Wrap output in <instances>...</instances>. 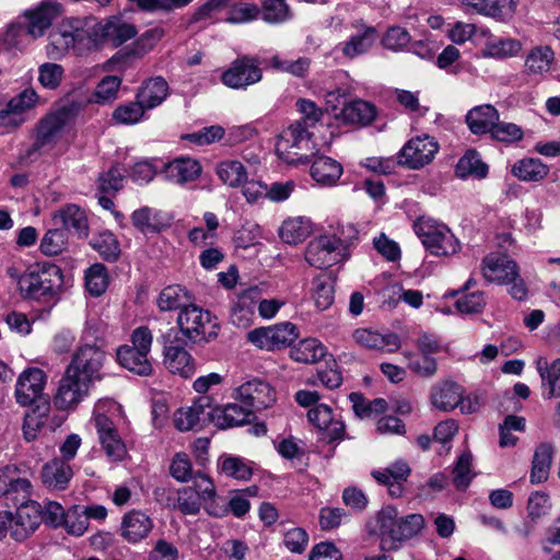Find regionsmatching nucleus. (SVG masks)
<instances>
[{
    "instance_id": "nucleus-1",
    "label": "nucleus",
    "mask_w": 560,
    "mask_h": 560,
    "mask_svg": "<svg viewBox=\"0 0 560 560\" xmlns=\"http://www.w3.org/2000/svg\"><path fill=\"white\" fill-rule=\"evenodd\" d=\"M63 283L61 269L51 262H36L25 270L21 280V296L26 300L47 301L55 298Z\"/></svg>"
},
{
    "instance_id": "nucleus-2",
    "label": "nucleus",
    "mask_w": 560,
    "mask_h": 560,
    "mask_svg": "<svg viewBox=\"0 0 560 560\" xmlns=\"http://www.w3.org/2000/svg\"><path fill=\"white\" fill-rule=\"evenodd\" d=\"M131 345H124L117 349V361L126 370L140 375L149 376L153 372L149 359L153 336L145 326L136 328L130 338Z\"/></svg>"
},
{
    "instance_id": "nucleus-3",
    "label": "nucleus",
    "mask_w": 560,
    "mask_h": 560,
    "mask_svg": "<svg viewBox=\"0 0 560 560\" xmlns=\"http://www.w3.org/2000/svg\"><path fill=\"white\" fill-rule=\"evenodd\" d=\"M480 268L487 282L511 284L509 292L514 299L521 301L526 298L527 289L513 259L501 254H490L482 259Z\"/></svg>"
},
{
    "instance_id": "nucleus-4",
    "label": "nucleus",
    "mask_w": 560,
    "mask_h": 560,
    "mask_svg": "<svg viewBox=\"0 0 560 560\" xmlns=\"http://www.w3.org/2000/svg\"><path fill=\"white\" fill-rule=\"evenodd\" d=\"M179 331L192 342H209L218 337L219 324L217 318L197 305L183 307L177 316Z\"/></svg>"
},
{
    "instance_id": "nucleus-5",
    "label": "nucleus",
    "mask_w": 560,
    "mask_h": 560,
    "mask_svg": "<svg viewBox=\"0 0 560 560\" xmlns=\"http://www.w3.org/2000/svg\"><path fill=\"white\" fill-rule=\"evenodd\" d=\"M413 229L422 244L433 255L447 256L458 250V242L450 229L432 218H419Z\"/></svg>"
},
{
    "instance_id": "nucleus-6",
    "label": "nucleus",
    "mask_w": 560,
    "mask_h": 560,
    "mask_svg": "<svg viewBox=\"0 0 560 560\" xmlns=\"http://www.w3.org/2000/svg\"><path fill=\"white\" fill-rule=\"evenodd\" d=\"M98 24L94 19H68L58 30L50 34L52 44L61 50L77 46L86 47L94 44L98 34Z\"/></svg>"
},
{
    "instance_id": "nucleus-7",
    "label": "nucleus",
    "mask_w": 560,
    "mask_h": 560,
    "mask_svg": "<svg viewBox=\"0 0 560 560\" xmlns=\"http://www.w3.org/2000/svg\"><path fill=\"white\" fill-rule=\"evenodd\" d=\"M311 133L306 127L292 124L284 130L277 142L276 151L280 159L289 164H306L308 158L304 151L311 150Z\"/></svg>"
},
{
    "instance_id": "nucleus-8",
    "label": "nucleus",
    "mask_w": 560,
    "mask_h": 560,
    "mask_svg": "<svg viewBox=\"0 0 560 560\" xmlns=\"http://www.w3.org/2000/svg\"><path fill=\"white\" fill-rule=\"evenodd\" d=\"M347 241L335 235H322L312 240L305 252L310 266L322 269L346 259Z\"/></svg>"
},
{
    "instance_id": "nucleus-9",
    "label": "nucleus",
    "mask_w": 560,
    "mask_h": 560,
    "mask_svg": "<svg viewBox=\"0 0 560 560\" xmlns=\"http://www.w3.org/2000/svg\"><path fill=\"white\" fill-rule=\"evenodd\" d=\"M105 359L106 354L100 347L85 343L73 352L66 370L94 384L102 378L101 370Z\"/></svg>"
},
{
    "instance_id": "nucleus-10",
    "label": "nucleus",
    "mask_w": 560,
    "mask_h": 560,
    "mask_svg": "<svg viewBox=\"0 0 560 560\" xmlns=\"http://www.w3.org/2000/svg\"><path fill=\"white\" fill-rule=\"evenodd\" d=\"M92 383L65 370L54 395V406L58 410H74L90 394Z\"/></svg>"
},
{
    "instance_id": "nucleus-11",
    "label": "nucleus",
    "mask_w": 560,
    "mask_h": 560,
    "mask_svg": "<svg viewBox=\"0 0 560 560\" xmlns=\"http://www.w3.org/2000/svg\"><path fill=\"white\" fill-rule=\"evenodd\" d=\"M164 341V364L173 374L190 377L195 373V363L185 349V342L178 337L179 332L171 329Z\"/></svg>"
},
{
    "instance_id": "nucleus-12",
    "label": "nucleus",
    "mask_w": 560,
    "mask_h": 560,
    "mask_svg": "<svg viewBox=\"0 0 560 560\" xmlns=\"http://www.w3.org/2000/svg\"><path fill=\"white\" fill-rule=\"evenodd\" d=\"M47 382L46 373L38 368L24 370L18 377L14 397L20 406L37 405L40 400H49L43 396Z\"/></svg>"
},
{
    "instance_id": "nucleus-13",
    "label": "nucleus",
    "mask_w": 560,
    "mask_h": 560,
    "mask_svg": "<svg viewBox=\"0 0 560 560\" xmlns=\"http://www.w3.org/2000/svg\"><path fill=\"white\" fill-rule=\"evenodd\" d=\"M439 151L434 138L424 135L410 139L399 152V164L410 170H419L430 164Z\"/></svg>"
},
{
    "instance_id": "nucleus-14",
    "label": "nucleus",
    "mask_w": 560,
    "mask_h": 560,
    "mask_svg": "<svg viewBox=\"0 0 560 560\" xmlns=\"http://www.w3.org/2000/svg\"><path fill=\"white\" fill-rule=\"evenodd\" d=\"M262 78V71L257 59L243 56L234 60L231 66L222 73L221 81L231 89H245L259 82Z\"/></svg>"
},
{
    "instance_id": "nucleus-15",
    "label": "nucleus",
    "mask_w": 560,
    "mask_h": 560,
    "mask_svg": "<svg viewBox=\"0 0 560 560\" xmlns=\"http://www.w3.org/2000/svg\"><path fill=\"white\" fill-rule=\"evenodd\" d=\"M298 337L295 325L281 323L256 328L247 334V339L260 349L273 350L290 345Z\"/></svg>"
},
{
    "instance_id": "nucleus-16",
    "label": "nucleus",
    "mask_w": 560,
    "mask_h": 560,
    "mask_svg": "<svg viewBox=\"0 0 560 560\" xmlns=\"http://www.w3.org/2000/svg\"><path fill=\"white\" fill-rule=\"evenodd\" d=\"M211 397L200 396L191 406L178 409L174 415L175 427L179 431H189L211 424Z\"/></svg>"
},
{
    "instance_id": "nucleus-17",
    "label": "nucleus",
    "mask_w": 560,
    "mask_h": 560,
    "mask_svg": "<svg viewBox=\"0 0 560 560\" xmlns=\"http://www.w3.org/2000/svg\"><path fill=\"white\" fill-rule=\"evenodd\" d=\"M50 401L40 400L39 404L26 412L23 422V435L27 442L36 440L46 428L55 431L60 427L62 419L57 416H50Z\"/></svg>"
},
{
    "instance_id": "nucleus-18",
    "label": "nucleus",
    "mask_w": 560,
    "mask_h": 560,
    "mask_svg": "<svg viewBox=\"0 0 560 560\" xmlns=\"http://www.w3.org/2000/svg\"><path fill=\"white\" fill-rule=\"evenodd\" d=\"M58 14L56 5L50 3H43L34 11L27 12V25L26 26H14L7 33V40L16 35L28 36L31 39H35L44 34V32L50 26L52 19Z\"/></svg>"
},
{
    "instance_id": "nucleus-19",
    "label": "nucleus",
    "mask_w": 560,
    "mask_h": 560,
    "mask_svg": "<svg viewBox=\"0 0 560 560\" xmlns=\"http://www.w3.org/2000/svg\"><path fill=\"white\" fill-rule=\"evenodd\" d=\"M431 404L439 410L451 411L456 407H460L462 412H470V406L466 407L463 387L453 381H441L435 383L430 393Z\"/></svg>"
},
{
    "instance_id": "nucleus-20",
    "label": "nucleus",
    "mask_w": 560,
    "mask_h": 560,
    "mask_svg": "<svg viewBox=\"0 0 560 560\" xmlns=\"http://www.w3.org/2000/svg\"><path fill=\"white\" fill-rule=\"evenodd\" d=\"M94 423L106 456L113 462L124 459L127 454L126 445L114 422L107 416L98 413L94 417Z\"/></svg>"
},
{
    "instance_id": "nucleus-21",
    "label": "nucleus",
    "mask_w": 560,
    "mask_h": 560,
    "mask_svg": "<svg viewBox=\"0 0 560 560\" xmlns=\"http://www.w3.org/2000/svg\"><path fill=\"white\" fill-rule=\"evenodd\" d=\"M236 398L254 412L270 407L275 400V392L271 386L260 380H250L236 389Z\"/></svg>"
},
{
    "instance_id": "nucleus-22",
    "label": "nucleus",
    "mask_w": 560,
    "mask_h": 560,
    "mask_svg": "<svg viewBox=\"0 0 560 560\" xmlns=\"http://www.w3.org/2000/svg\"><path fill=\"white\" fill-rule=\"evenodd\" d=\"M12 538L25 540L33 534L43 521L42 505L35 501L23 502L13 514Z\"/></svg>"
},
{
    "instance_id": "nucleus-23",
    "label": "nucleus",
    "mask_w": 560,
    "mask_h": 560,
    "mask_svg": "<svg viewBox=\"0 0 560 560\" xmlns=\"http://www.w3.org/2000/svg\"><path fill=\"white\" fill-rule=\"evenodd\" d=\"M153 528V521L140 510L126 513L120 523V536L129 544H137L148 537Z\"/></svg>"
},
{
    "instance_id": "nucleus-24",
    "label": "nucleus",
    "mask_w": 560,
    "mask_h": 560,
    "mask_svg": "<svg viewBox=\"0 0 560 560\" xmlns=\"http://www.w3.org/2000/svg\"><path fill=\"white\" fill-rule=\"evenodd\" d=\"M400 524V517L395 506L388 505L382 509L375 516V532L381 537L382 550L396 549V532Z\"/></svg>"
},
{
    "instance_id": "nucleus-25",
    "label": "nucleus",
    "mask_w": 560,
    "mask_h": 560,
    "mask_svg": "<svg viewBox=\"0 0 560 560\" xmlns=\"http://www.w3.org/2000/svg\"><path fill=\"white\" fill-rule=\"evenodd\" d=\"M211 423L219 429L240 427L250 421L253 412L245 405L228 404L224 407L211 404Z\"/></svg>"
},
{
    "instance_id": "nucleus-26",
    "label": "nucleus",
    "mask_w": 560,
    "mask_h": 560,
    "mask_svg": "<svg viewBox=\"0 0 560 560\" xmlns=\"http://www.w3.org/2000/svg\"><path fill=\"white\" fill-rule=\"evenodd\" d=\"M307 418L319 430L326 431L329 442L341 440L345 434V424L334 420L332 410L326 404H316L307 412Z\"/></svg>"
},
{
    "instance_id": "nucleus-27",
    "label": "nucleus",
    "mask_w": 560,
    "mask_h": 560,
    "mask_svg": "<svg viewBox=\"0 0 560 560\" xmlns=\"http://www.w3.org/2000/svg\"><path fill=\"white\" fill-rule=\"evenodd\" d=\"M555 61V52L547 45H539L530 48L525 56L524 71L530 77L546 75Z\"/></svg>"
},
{
    "instance_id": "nucleus-28",
    "label": "nucleus",
    "mask_w": 560,
    "mask_h": 560,
    "mask_svg": "<svg viewBox=\"0 0 560 560\" xmlns=\"http://www.w3.org/2000/svg\"><path fill=\"white\" fill-rule=\"evenodd\" d=\"M55 221H59L62 230L73 231L79 237L88 236V218L80 207L73 203L66 205L58 209L54 215Z\"/></svg>"
},
{
    "instance_id": "nucleus-29",
    "label": "nucleus",
    "mask_w": 560,
    "mask_h": 560,
    "mask_svg": "<svg viewBox=\"0 0 560 560\" xmlns=\"http://www.w3.org/2000/svg\"><path fill=\"white\" fill-rule=\"evenodd\" d=\"M201 174V166L198 161L190 158H178L167 163L164 168V175L167 180L184 185L194 182Z\"/></svg>"
},
{
    "instance_id": "nucleus-30",
    "label": "nucleus",
    "mask_w": 560,
    "mask_h": 560,
    "mask_svg": "<svg viewBox=\"0 0 560 560\" xmlns=\"http://www.w3.org/2000/svg\"><path fill=\"white\" fill-rule=\"evenodd\" d=\"M98 32L106 42L115 47L133 38L138 33L133 24L118 16H112L104 24H100Z\"/></svg>"
},
{
    "instance_id": "nucleus-31",
    "label": "nucleus",
    "mask_w": 560,
    "mask_h": 560,
    "mask_svg": "<svg viewBox=\"0 0 560 560\" xmlns=\"http://www.w3.org/2000/svg\"><path fill=\"white\" fill-rule=\"evenodd\" d=\"M500 115L497 108L490 104L475 106L466 115L469 130L475 135L491 132Z\"/></svg>"
},
{
    "instance_id": "nucleus-32",
    "label": "nucleus",
    "mask_w": 560,
    "mask_h": 560,
    "mask_svg": "<svg viewBox=\"0 0 560 560\" xmlns=\"http://www.w3.org/2000/svg\"><path fill=\"white\" fill-rule=\"evenodd\" d=\"M376 117L375 106L363 100H355L343 105L338 118L348 125L368 126Z\"/></svg>"
},
{
    "instance_id": "nucleus-33",
    "label": "nucleus",
    "mask_w": 560,
    "mask_h": 560,
    "mask_svg": "<svg viewBox=\"0 0 560 560\" xmlns=\"http://www.w3.org/2000/svg\"><path fill=\"white\" fill-rule=\"evenodd\" d=\"M466 10H472L479 14L491 16L498 20H505L511 16L516 9L514 0H460Z\"/></svg>"
},
{
    "instance_id": "nucleus-34",
    "label": "nucleus",
    "mask_w": 560,
    "mask_h": 560,
    "mask_svg": "<svg viewBox=\"0 0 560 560\" xmlns=\"http://www.w3.org/2000/svg\"><path fill=\"white\" fill-rule=\"evenodd\" d=\"M168 95V83L162 77H154L147 80L138 90L136 98L144 105L148 110L161 105Z\"/></svg>"
},
{
    "instance_id": "nucleus-35",
    "label": "nucleus",
    "mask_w": 560,
    "mask_h": 560,
    "mask_svg": "<svg viewBox=\"0 0 560 560\" xmlns=\"http://www.w3.org/2000/svg\"><path fill=\"white\" fill-rule=\"evenodd\" d=\"M67 120L66 112H57L45 117L37 127L35 149L51 144L60 135Z\"/></svg>"
},
{
    "instance_id": "nucleus-36",
    "label": "nucleus",
    "mask_w": 560,
    "mask_h": 560,
    "mask_svg": "<svg viewBox=\"0 0 560 560\" xmlns=\"http://www.w3.org/2000/svg\"><path fill=\"white\" fill-rule=\"evenodd\" d=\"M131 221L142 233H156L170 225L168 218L162 211L150 207L135 210Z\"/></svg>"
},
{
    "instance_id": "nucleus-37",
    "label": "nucleus",
    "mask_w": 560,
    "mask_h": 560,
    "mask_svg": "<svg viewBox=\"0 0 560 560\" xmlns=\"http://www.w3.org/2000/svg\"><path fill=\"white\" fill-rule=\"evenodd\" d=\"M511 173L518 180L537 183L546 178L549 167L539 159L524 158L512 165Z\"/></svg>"
},
{
    "instance_id": "nucleus-38",
    "label": "nucleus",
    "mask_w": 560,
    "mask_h": 560,
    "mask_svg": "<svg viewBox=\"0 0 560 560\" xmlns=\"http://www.w3.org/2000/svg\"><path fill=\"white\" fill-rule=\"evenodd\" d=\"M341 174V164L329 156H318L311 166V175L313 179L325 186L336 184Z\"/></svg>"
},
{
    "instance_id": "nucleus-39",
    "label": "nucleus",
    "mask_w": 560,
    "mask_h": 560,
    "mask_svg": "<svg viewBox=\"0 0 560 560\" xmlns=\"http://www.w3.org/2000/svg\"><path fill=\"white\" fill-rule=\"evenodd\" d=\"M71 477L72 469L70 465L60 458L51 459L42 469L43 482L56 489H65Z\"/></svg>"
},
{
    "instance_id": "nucleus-40",
    "label": "nucleus",
    "mask_w": 560,
    "mask_h": 560,
    "mask_svg": "<svg viewBox=\"0 0 560 560\" xmlns=\"http://www.w3.org/2000/svg\"><path fill=\"white\" fill-rule=\"evenodd\" d=\"M312 233V222L304 217L289 218L283 221L279 235L283 242L295 245L304 242Z\"/></svg>"
},
{
    "instance_id": "nucleus-41",
    "label": "nucleus",
    "mask_w": 560,
    "mask_h": 560,
    "mask_svg": "<svg viewBox=\"0 0 560 560\" xmlns=\"http://www.w3.org/2000/svg\"><path fill=\"white\" fill-rule=\"evenodd\" d=\"M327 354L326 347L316 338H306L300 340L290 350V357L302 363H316Z\"/></svg>"
},
{
    "instance_id": "nucleus-42",
    "label": "nucleus",
    "mask_w": 560,
    "mask_h": 560,
    "mask_svg": "<svg viewBox=\"0 0 560 560\" xmlns=\"http://www.w3.org/2000/svg\"><path fill=\"white\" fill-rule=\"evenodd\" d=\"M553 457V446L549 443H541L537 446L530 471V481L540 483L547 480Z\"/></svg>"
},
{
    "instance_id": "nucleus-43",
    "label": "nucleus",
    "mask_w": 560,
    "mask_h": 560,
    "mask_svg": "<svg viewBox=\"0 0 560 560\" xmlns=\"http://www.w3.org/2000/svg\"><path fill=\"white\" fill-rule=\"evenodd\" d=\"M166 506L186 515H196L200 511L201 501L196 489L192 487H183L177 490L176 499L167 497Z\"/></svg>"
},
{
    "instance_id": "nucleus-44",
    "label": "nucleus",
    "mask_w": 560,
    "mask_h": 560,
    "mask_svg": "<svg viewBox=\"0 0 560 560\" xmlns=\"http://www.w3.org/2000/svg\"><path fill=\"white\" fill-rule=\"evenodd\" d=\"M455 174L462 179L468 177L485 178L488 174V166L481 161L478 152L469 150L458 160Z\"/></svg>"
},
{
    "instance_id": "nucleus-45",
    "label": "nucleus",
    "mask_w": 560,
    "mask_h": 560,
    "mask_svg": "<svg viewBox=\"0 0 560 560\" xmlns=\"http://www.w3.org/2000/svg\"><path fill=\"white\" fill-rule=\"evenodd\" d=\"M312 296L316 307L320 311L327 310L334 302L335 279L329 273L318 275L313 279Z\"/></svg>"
},
{
    "instance_id": "nucleus-46",
    "label": "nucleus",
    "mask_w": 560,
    "mask_h": 560,
    "mask_svg": "<svg viewBox=\"0 0 560 560\" xmlns=\"http://www.w3.org/2000/svg\"><path fill=\"white\" fill-rule=\"evenodd\" d=\"M94 250L106 260L114 262L120 256V245L113 232L105 230L94 235L90 242Z\"/></svg>"
},
{
    "instance_id": "nucleus-47",
    "label": "nucleus",
    "mask_w": 560,
    "mask_h": 560,
    "mask_svg": "<svg viewBox=\"0 0 560 560\" xmlns=\"http://www.w3.org/2000/svg\"><path fill=\"white\" fill-rule=\"evenodd\" d=\"M402 354L408 369L417 376L431 378L438 373V361L434 357L412 351H405Z\"/></svg>"
},
{
    "instance_id": "nucleus-48",
    "label": "nucleus",
    "mask_w": 560,
    "mask_h": 560,
    "mask_svg": "<svg viewBox=\"0 0 560 560\" xmlns=\"http://www.w3.org/2000/svg\"><path fill=\"white\" fill-rule=\"evenodd\" d=\"M522 50V43L515 38H497L489 40L482 56L495 59H504L516 56Z\"/></svg>"
},
{
    "instance_id": "nucleus-49",
    "label": "nucleus",
    "mask_w": 560,
    "mask_h": 560,
    "mask_svg": "<svg viewBox=\"0 0 560 560\" xmlns=\"http://www.w3.org/2000/svg\"><path fill=\"white\" fill-rule=\"evenodd\" d=\"M217 175L230 187H238L247 179V171L242 162L225 160L217 165Z\"/></svg>"
},
{
    "instance_id": "nucleus-50",
    "label": "nucleus",
    "mask_w": 560,
    "mask_h": 560,
    "mask_svg": "<svg viewBox=\"0 0 560 560\" xmlns=\"http://www.w3.org/2000/svg\"><path fill=\"white\" fill-rule=\"evenodd\" d=\"M259 16L268 24H281L292 18V11L285 0H264Z\"/></svg>"
},
{
    "instance_id": "nucleus-51",
    "label": "nucleus",
    "mask_w": 560,
    "mask_h": 560,
    "mask_svg": "<svg viewBox=\"0 0 560 560\" xmlns=\"http://www.w3.org/2000/svg\"><path fill=\"white\" fill-rule=\"evenodd\" d=\"M376 40V32L374 28L369 27L362 33L355 34L350 37L348 42L342 44V54L352 59L359 55L366 52Z\"/></svg>"
},
{
    "instance_id": "nucleus-52",
    "label": "nucleus",
    "mask_w": 560,
    "mask_h": 560,
    "mask_svg": "<svg viewBox=\"0 0 560 560\" xmlns=\"http://www.w3.org/2000/svg\"><path fill=\"white\" fill-rule=\"evenodd\" d=\"M189 298L187 291L180 285H170L162 290L158 299V305L161 311L168 312L182 310L187 306Z\"/></svg>"
},
{
    "instance_id": "nucleus-53",
    "label": "nucleus",
    "mask_w": 560,
    "mask_h": 560,
    "mask_svg": "<svg viewBox=\"0 0 560 560\" xmlns=\"http://www.w3.org/2000/svg\"><path fill=\"white\" fill-rule=\"evenodd\" d=\"M349 398L352 402L354 413L361 419L374 417L385 411L387 406L386 400L383 398L369 400L359 393H351Z\"/></svg>"
},
{
    "instance_id": "nucleus-54",
    "label": "nucleus",
    "mask_w": 560,
    "mask_h": 560,
    "mask_svg": "<svg viewBox=\"0 0 560 560\" xmlns=\"http://www.w3.org/2000/svg\"><path fill=\"white\" fill-rule=\"evenodd\" d=\"M147 108L136 98L133 102L120 104L113 112V119L120 125H135L142 120Z\"/></svg>"
},
{
    "instance_id": "nucleus-55",
    "label": "nucleus",
    "mask_w": 560,
    "mask_h": 560,
    "mask_svg": "<svg viewBox=\"0 0 560 560\" xmlns=\"http://www.w3.org/2000/svg\"><path fill=\"white\" fill-rule=\"evenodd\" d=\"M268 66L276 71H281L298 78H303L308 72L311 60L306 57H300L296 60H287L281 59L276 55L268 60Z\"/></svg>"
},
{
    "instance_id": "nucleus-56",
    "label": "nucleus",
    "mask_w": 560,
    "mask_h": 560,
    "mask_svg": "<svg viewBox=\"0 0 560 560\" xmlns=\"http://www.w3.org/2000/svg\"><path fill=\"white\" fill-rule=\"evenodd\" d=\"M219 467L224 475L237 480H248L253 475V469L248 463L235 456H221Z\"/></svg>"
},
{
    "instance_id": "nucleus-57",
    "label": "nucleus",
    "mask_w": 560,
    "mask_h": 560,
    "mask_svg": "<svg viewBox=\"0 0 560 560\" xmlns=\"http://www.w3.org/2000/svg\"><path fill=\"white\" fill-rule=\"evenodd\" d=\"M67 244L68 233L62 229H51L43 236L39 249L46 256H56L66 249Z\"/></svg>"
},
{
    "instance_id": "nucleus-58",
    "label": "nucleus",
    "mask_w": 560,
    "mask_h": 560,
    "mask_svg": "<svg viewBox=\"0 0 560 560\" xmlns=\"http://www.w3.org/2000/svg\"><path fill=\"white\" fill-rule=\"evenodd\" d=\"M121 84V79L117 75L104 77L93 93V100L98 104L112 103L117 98L118 90Z\"/></svg>"
},
{
    "instance_id": "nucleus-59",
    "label": "nucleus",
    "mask_w": 560,
    "mask_h": 560,
    "mask_svg": "<svg viewBox=\"0 0 560 560\" xmlns=\"http://www.w3.org/2000/svg\"><path fill=\"white\" fill-rule=\"evenodd\" d=\"M108 285L106 268L101 264L91 266L85 273V288L94 296L103 294Z\"/></svg>"
},
{
    "instance_id": "nucleus-60",
    "label": "nucleus",
    "mask_w": 560,
    "mask_h": 560,
    "mask_svg": "<svg viewBox=\"0 0 560 560\" xmlns=\"http://www.w3.org/2000/svg\"><path fill=\"white\" fill-rule=\"evenodd\" d=\"M411 472L407 462L398 459L383 470L372 471V476L380 483H388L389 480L406 481Z\"/></svg>"
},
{
    "instance_id": "nucleus-61",
    "label": "nucleus",
    "mask_w": 560,
    "mask_h": 560,
    "mask_svg": "<svg viewBox=\"0 0 560 560\" xmlns=\"http://www.w3.org/2000/svg\"><path fill=\"white\" fill-rule=\"evenodd\" d=\"M472 456L470 453H463L453 470V483L458 490H465L471 482L474 474L471 472Z\"/></svg>"
},
{
    "instance_id": "nucleus-62",
    "label": "nucleus",
    "mask_w": 560,
    "mask_h": 560,
    "mask_svg": "<svg viewBox=\"0 0 560 560\" xmlns=\"http://www.w3.org/2000/svg\"><path fill=\"white\" fill-rule=\"evenodd\" d=\"M491 137L500 142L512 143L523 139V129L513 122L497 121L491 130Z\"/></svg>"
},
{
    "instance_id": "nucleus-63",
    "label": "nucleus",
    "mask_w": 560,
    "mask_h": 560,
    "mask_svg": "<svg viewBox=\"0 0 560 560\" xmlns=\"http://www.w3.org/2000/svg\"><path fill=\"white\" fill-rule=\"evenodd\" d=\"M62 78L63 68L58 63L46 62L38 68V81L45 89H57L61 83Z\"/></svg>"
},
{
    "instance_id": "nucleus-64",
    "label": "nucleus",
    "mask_w": 560,
    "mask_h": 560,
    "mask_svg": "<svg viewBox=\"0 0 560 560\" xmlns=\"http://www.w3.org/2000/svg\"><path fill=\"white\" fill-rule=\"evenodd\" d=\"M259 7L254 3H237L229 12L226 21L232 24L248 23L259 18Z\"/></svg>"
}]
</instances>
